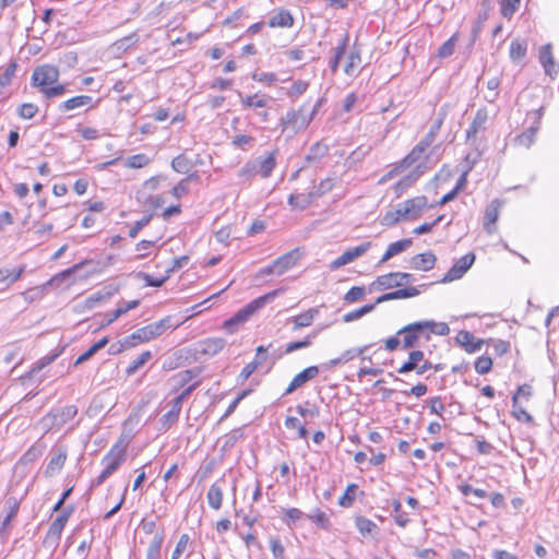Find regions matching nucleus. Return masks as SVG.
<instances>
[{"mask_svg":"<svg viewBox=\"0 0 559 559\" xmlns=\"http://www.w3.org/2000/svg\"><path fill=\"white\" fill-rule=\"evenodd\" d=\"M312 203L311 195L306 194H290L288 198V204L299 210L307 209Z\"/></svg>","mask_w":559,"mask_h":559,"instance_id":"3c124183","label":"nucleus"},{"mask_svg":"<svg viewBox=\"0 0 559 559\" xmlns=\"http://www.w3.org/2000/svg\"><path fill=\"white\" fill-rule=\"evenodd\" d=\"M521 0H502L500 11L503 17L511 19V16L519 9Z\"/></svg>","mask_w":559,"mask_h":559,"instance_id":"bf43d9fd","label":"nucleus"},{"mask_svg":"<svg viewBox=\"0 0 559 559\" xmlns=\"http://www.w3.org/2000/svg\"><path fill=\"white\" fill-rule=\"evenodd\" d=\"M206 498L211 508L219 510L223 503V488L217 483H214L209 488Z\"/></svg>","mask_w":559,"mask_h":559,"instance_id":"72a5a7b5","label":"nucleus"},{"mask_svg":"<svg viewBox=\"0 0 559 559\" xmlns=\"http://www.w3.org/2000/svg\"><path fill=\"white\" fill-rule=\"evenodd\" d=\"M99 103V99L95 100L90 95H76L71 97L58 105L59 112H68L75 109H79L84 106H88L90 108H95Z\"/></svg>","mask_w":559,"mask_h":559,"instance_id":"4468645a","label":"nucleus"},{"mask_svg":"<svg viewBox=\"0 0 559 559\" xmlns=\"http://www.w3.org/2000/svg\"><path fill=\"white\" fill-rule=\"evenodd\" d=\"M297 413L305 418H317L320 415V408L316 404L306 402V406L297 405Z\"/></svg>","mask_w":559,"mask_h":559,"instance_id":"4d7b16f0","label":"nucleus"},{"mask_svg":"<svg viewBox=\"0 0 559 559\" xmlns=\"http://www.w3.org/2000/svg\"><path fill=\"white\" fill-rule=\"evenodd\" d=\"M512 416L519 421L532 424L534 421L533 416L516 402V396H512Z\"/></svg>","mask_w":559,"mask_h":559,"instance_id":"79ce46f5","label":"nucleus"},{"mask_svg":"<svg viewBox=\"0 0 559 559\" xmlns=\"http://www.w3.org/2000/svg\"><path fill=\"white\" fill-rule=\"evenodd\" d=\"M4 508L8 510V513L4 520L1 523L0 534L5 535L11 528V522L16 516L20 509V501L14 497H9L4 501Z\"/></svg>","mask_w":559,"mask_h":559,"instance_id":"4be33fe9","label":"nucleus"},{"mask_svg":"<svg viewBox=\"0 0 559 559\" xmlns=\"http://www.w3.org/2000/svg\"><path fill=\"white\" fill-rule=\"evenodd\" d=\"M402 205L404 207V213L407 214L408 218L415 219L427 205V198L425 195L415 197L406 200Z\"/></svg>","mask_w":559,"mask_h":559,"instance_id":"393cba45","label":"nucleus"},{"mask_svg":"<svg viewBox=\"0 0 559 559\" xmlns=\"http://www.w3.org/2000/svg\"><path fill=\"white\" fill-rule=\"evenodd\" d=\"M152 358V353L145 350L133 359L126 369L127 376H133L141 367H143Z\"/></svg>","mask_w":559,"mask_h":559,"instance_id":"58836bf2","label":"nucleus"},{"mask_svg":"<svg viewBox=\"0 0 559 559\" xmlns=\"http://www.w3.org/2000/svg\"><path fill=\"white\" fill-rule=\"evenodd\" d=\"M38 112V106L33 103H23L16 109V114L21 119H32Z\"/></svg>","mask_w":559,"mask_h":559,"instance_id":"864d4df0","label":"nucleus"},{"mask_svg":"<svg viewBox=\"0 0 559 559\" xmlns=\"http://www.w3.org/2000/svg\"><path fill=\"white\" fill-rule=\"evenodd\" d=\"M302 252L299 248H295L274 260V267L277 269V275L284 274L292 269L301 258Z\"/></svg>","mask_w":559,"mask_h":559,"instance_id":"dca6fc26","label":"nucleus"},{"mask_svg":"<svg viewBox=\"0 0 559 559\" xmlns=\"http://www.w3.org/2000/svg\"><path fill=\"white\" fill-rule=\"evenodd\" d=\"M456 35L450 37L447 41H444L438 49V57L447 58L453 55L455 49Z\"/></svg>","mask_w":559,"mask_h":559,"instance_id":"052dcab7","label":"nucleus"},{"mask_svg":"<svg viewBox=\"0 0 559 559\" xmlns=\"http://www.w3.org/2000/svg\"><path fill=\"white\" fill-rule=\"evenodd\" d=\"M46 443L40 439L37 440L21 457L20 463L23 465H27L29 463L35 462L38 457L43 455L46 450Z\"/></svg>","mask_w":559,"mask_h":559,"instance_id":"c85d7f7f","label":"nucleus"},{"mask_svg":"<svg viewBox=\"0 0 559 559\" xmlns=\"http://www.w3.org/2000/svg\"><path fill=\"white\" fill-rule=\"evenodd\" d=\"M309 103H305L298 109H292L281 118L282 131L292 130L298 133L305 130L312 120V115H308Z\"/></svg>","mask_w":559,"mask_h":559,"instance_id":"20e7f679","label":"nucleus"},{"mask_svg":"<svg viewBox=\"0 0 559 559\" xmlns=\"http://www.w3.org/2000/svg\"><path fill=\"white\" fill-rule=\"evenodd\" d=\"M318 335L317 331H313L312 333L308 334L305 338L300 341L290 342L286 345L284 354H292L293 352H296L298 349L308 348L312 345V340L316 338Z\"/></svg>","mask_w":559,"mask_h":559,"instance_id":"e433bc0d","label":"nucleus"},{"mask_svg":"<svg viewBox=\"0 0 559 559\" xmlns=\"http://www.w3.org/2000/svg\"><path fill=\"white\" fill-rule=\"evenodd\" d=\"M163 542L164 536L162 534H156L153 537L146 551V559H159Z\"/></svg>","mask_w":559,"mask_h":559,"instance_id":"37998d69","label":"nucleus"},{"mask_svg":"<svg viewBox=\"0 0 559 559\" xmlns=\"http://www.w3.org/2000/svg\"><path fill=\"white\" fill-rule=\"evenodd\" d=\"M127 460V449L121 441L115 443L109 452L102 459V464L108 474H114Z\"/></svg>","mask_w":559,"mask_h":559,"instance_id":"9d476101","label":"nucleus"},{"mask_svg":"<svg viewBox=\"0 0 559 559\" xmlns=\"http://www.w3.org/2000/svg\"><path fill=\"white\" fill-rule=\"evenodd\" d=\"M539 62L542 63L546 74L554 76L559 71V66L555 62L552 56V47L550 44H546L539 49Z\"/></svg>","mask_w":559,"mask_h":559,"instance_id":"6ab92c4d","label":"nucleus"},{"mask_svg":"<svg viewBox=\"0 0 559 559\" xmlns=\"http://www.w3.org/2000/svg\"><path fill=\"white\" fill-rule=\"evenodd\" d=\"M391 504L393 508V518H394L395 523L401 527H405L408 524L409 519H408L407 514L402 511L401 501L397 499H394Z\"/></svg>","mask_w":559,"mask_h":559,"instance_id":"09e8293b","label":"nucleus"},{"mask_svg":"<svg viewBox=\"0 0 559 559\" xmlns=\"http://www.w3.org/2000/svg\"><path fill=\"white\" fill-rule=\"evenodd\" d=\"M59 80V70L51 64H41L34 69L31 78V85L38 87L41 92L49 85H53Z\"/></svg>","mask_w":559,"mask_h":559,"instance_id":"6e6552de","label":"nucleus"},{"mask_svg":"<svg viewBox=\"0 0 559 559\" xmlns=\"http://www.w3.org/2000/svg\"><path fill=\"white\" fill-rule=\"evenodd\" d=\"M276 166L274 153L269 154L266 157L259 156L245 164L238 171V176L245 180H250L259 175L262 178H269Z\"/></svg>","mask_w":559,"mask_h":559,"instance_id":"7ed1b4c3","label":"nucleus"},{"mask_svg":"<svg viewBox=\"0 0 559 559\" xmlns=\"http://www.w3.org/2000/svg\"><path fill=\"white\" fill-rule=\"evenodd\" d=\"M132 347H133L132 343L130 342L129 337L126 336L124 338H122L116 343H112L108 348V354L109 355H118V354L122 353L123 350L132 348Z\"/></svg>","mask_w":559,"mask_h":559,"instance_id":"69168bd1","label":"nucleus"},{"mask_svg":"<svg viewBox=\"0 0 559 559\" xmlns=\"http://www.w3.org/2000/svg\"><path fill=\"white\" fill-rule=\"evenodd\" d=\"M492 368V359L489 356H480L475 361V370L479 374L488 373Z\"/></svg>","mask_w":559,"mask_h":559,"instance_id":"680f3d73","label":"nucleus"},{"mask_svg":"<svg viewBox=\"0 0 559 559\" xmlns=\"http://www.w3.org/2000/svg\"><path fill=\"white\" fill-rule=\"evenodd\" d=\"M66 515H58L49 526L45 536L44 544L49 546H57L61 537V533L67 524Z\"/></svg>","mask_w":559,"mask_h":559,"instance_id":"a211bd4d","label":"nucleus"},{"mask_svg":"<svg viewBox=\"0 0 559 559\" xmlns=\"http://www.w3.org/2000/svg\"><path fill=\"white\" fill-rule=\"evenodd\" d=\"M319 316V309L318 308H310L304 313H300L298 316H294L289 319V321L293 322L294 326L293 330H300L302 328L310 326L313 322V320Z\"/></svg>","mask_w":559,"mask_h":559,"instance_id":"cd10ccee","label":"nucleus"},{"mask_svg":"<svg viewBox=\"0 0 559 559\" xmlns=\"http://www.w3.org/2000/svg\"><path fill=\"white\" fill-rule=\"evenodd\" d=\"M437 258L431 251L419 253L411 259V267L417 271H430L435 267Z\"/></svg>","mask_w":559,"mask_h":559,"instance_id":"b1692460","label":"nucleus"},{"mask_svg":"<svg viewBox=\"0 0 559 559\" xmlns=\"http://www.w3.org/2000/svg\"><path fill=\"white\" fill-rule=\"evenodd\" d=\"M67 461V451L62 448L58 449L57 453L52 455L50 461L48 462L45 474L46 476L52 477L57 475L62 467L64 466V463Z\"/></svg>","mask_w":559,"mask_h":559,"instance_id":"bb28decb","label":"nucleus"},{"mask_svg":"<svg viewBox=\"0 0 559 559\" xmlns=\"http://www.w3.org/2000/svg\"><path fill=\"white\" fill-rule=\"evenodd\" d=\"M414 275L405 272H391L384 275H380L372 283L378 289H390L394 287H401L404 284L413 282Z\"/></svg>","mask_w":559,"mask_h":559,"instance_id":"1a4fd4ad","label":"nucleus"},{"mask_svg":"<svg viewBox=\"0 0 559 559\" xmlns=\"http://www.w3.org/2000/svg\"><path fill=\"white\" fill-rule=\"evenodd\" d=\"M425 359V354L423 350L414 349L409 352L407 360L397 369V372L401 374L408 373L413 371L414 368Z\"/></svg>","mask_w":559,"mask_h":559,"instance_id":"7c9ffc66","label":"nucleus"},{"mask_svg":"<svg viewBox=\"0 0 559 559\" xmlns=\"http://www.w3.org/2000/svg\"><path fill=\"white\" fill-rule=\"evenodd\" d=\"M329 152V146L326 144H323L321 142L314 143L310 150L309 153L306 156L307 162H314L322 157H324Z\"/></svg>","mask_w":559,"mask_h":559,"instance_id":"49530a36","label":"nucleus"},{"mask_svg":"<svg viewBox=\"0 0 559 559\" xmlns=\"http://www.w3.org/2000/svg\"><path fill=\"white\" fill-rule=\"evenodd\" d=\"M24 266H20L19 269H1L0 270V285L4 284V286H8L14 282H16L22 273L24 272Z\"/></svg>","mask_w":559,"mask_h":559,"instance_id":"4c0bfd02","label":"nucleus"},{"mask_svg":"<svg viewBox=\"0 0 559 559\" xmlns=\"http://www.w3.org/2000/svg\"><path fill=\"white\" fill-rule=\"evenodd\" d=\"M67 92V87L63 84L49 85L46 88H43L40 92L46 99H51L58 96L63 95Z\"/></svg>","mask_w":559,"mask_h":559,"instance_id":"0e129e2a","label":"nucleus"},{"mask_svg":"<svg viewBox=\"0 0 559 559\" xmlns=\"http://www.w3.org/2000/svg\"><path fill=\"white\" fill-rule=\"evenodd\" d=\"M195 163L186 154H180L171 160V168L179 174H189Z\"/></svg>","mask_w":559,"mask_h":559,"instance_id":"473e14b6","label":"nucleus"},{"mask_svg":"<svg viewBox=\"0 0 559 559\" xmlns=\"http://www.w3.org/2000/svg\"><path fill=\"white\" fill-rule=\"evenodd\" d=\"M334 187V179L325 178L320 181V183L308 193L311 195L312 201L317 198L322 197L323 194L330 192Z\"/></svg>","mask_w":559,"mask_h":559,"instance_id":"a19ab883","label":"nucleus"},{"mask_svg":"<svg viewBox=\"0 0 559 559\" xmlns=\"http://www.w3.org/2000/svg\"><path fill=\"white\" fill-rule=\"evenodd\" d=\"M412 243H413V240L411 238L402 239V240L390 243L386 251L382 255L380 263H384V262L389 261L391 258H393L394 255H396L401 252H404L412 246Z\"/></svg>","mask_w":559,"mask_h":559,"instance_id":"c756f323","label":"nucleus"},{"mask_svg":"<svg viewBox=\"0 0 559 559\" xmlns=\"http://www.w3.org/2000/svg\"><path fill=\"white\" fill-rule=\"evenodd\" d=\"M76 414L78 408L75 405L53 408L40 419L41 428L46 432L53 429H60L63 425L73 419Z\"/></svg>","mask_w":559,"mask_h":559,"instance_id":"39448f33","label":"nucleus"},{"mask_svg":"<svg viewBox=\"0 0 559 559\" xmlns=\"http://www.w3.org/2000/svg\"><path fill=\"white\" fill-rule=\"evenodd\" d=\"M397 336H401L402 349L415 348L419 340L424 337L426 341H430L429 334L426 332L423 321H416L397 331Z\"/></svg>","mask_w":559,"mask_h":559,"instance_id":"0eeeda50","label":"nucleus"},{"mask_svg":"<svg viewBox=\"0 0 559 559\" xmlns=\"http://www.w3.org/2000/svg\"><path fill=\"white\" fill-rule=\"evenodd\" d=\"M423 170H420V166L418 165L416 167V170L404 176L402 179H400L394 185V190L396 193V197H401L402 193H404L413 183L421 176Z\"/></svg>","mask_w":559,"mask_h":559,"instance_id":"2f4dec72","label":"nucleus"},{"mask_svg":"<svg viewBox=\"0 0 559 559\" xmlns=\"http://www.w3.org/2000/svg\"><path fill=\"white\" fill-rule=\"evenodd\" d=\"M347 40H348V36L346 35L343 38L342 43L335 48L334 56L330 61V68L333 73H335L338 69V63H340L341 59L343 58L345 50H346Z\"/></svg>","mask_w":559,"mask_h":559,"instance_id":"603ef678","label":"nucleus"},{"mask_svg":"<svg viewBox=\"0 0 559 559\" xmlns=\"http://www.w3.org/2000/svg\"><path fill=\"white\" fill-rule=\"evenodd\" d=\"M59 356V353L47 355L40 358L23 377L22 379H32L33 376L40 371L46 366L50 365Z\"/></svg>","mask_w":559,"mask_h":559,"instance_id":"ea45409f","label":"nucleus"},{"mask_svg":"<svg viewBox=\"0 0 559 559\" xmlns=\"http://www.w3.org/2000/svg\"><path fill=\"white\" fill-rule=\"evenodd\" d=\"M456 342L465 347V350L467 353H475L477 350H480L484 341L483 340H476L473 333L468 331H460L456 335Z\"/></svg>","mask_w":559,"mask_h":559,"instance_id":"a878e982","label":"nucleus"},{"mask_svg":"<svg viewBox=\"0 0 559 559\" xmlns=\"http://www.w3.org/2000/svg\"><path fill=\"white\" fill-rule=\"evenodd\" d=\"M17 62L11 60L4 71L0 74V86L7 87L12 83L13 78L17 69Z\"/></svg>","mask_w":559,"mask_h":559,"instance_id":"de8ad7c7","label":"nucleus"},{"mask_svg":"<svg viewBox=\"0 0 559 559\" xmlns=\"http://www.w3.org/2000/svg\"><path fill=\"white\" fill-rule=\"evenodd\" d=\"M358 489L356 484H349L344 495L338 499V504L345 508L350 507L355 501V492Z\"/></svg>","mask_w":559,"mask_h":559,"instance_id":"13d9d810","label":"nucleus"},{"mask_svg":"<svg viewBox=\"0 0 559 559\" xmlns=\"http://www.w3.org/2000/svg\"><path fill=\"white\" fill-rule=\"evenodd\" d=\"M419 294H420L419 289L416 287H413V286L406 287V288H400L394 292L385 293V294L379 296L376 299L374 304L377 306L381 302L389 301V300L412 298V297L418 296Z\"/></svg>","mask_w":559,"mask_h":559,"instance_id":"5701e85b","label":"nucleus"},{"mask_svg":"<svg viewBox=\"0 0 559 559\" xmlns=\"http://www.w3.org/2000/svg\"><path fill=\"white\" fill-rule=\"evenodd\" d=\"M488 118L489 115L486 107H481L476 111L473 121L466 130V141L468 143L475 144L478 133L486 130Z\"/></svg>","mask_w":559,"mask_h":559,"instance_id":"ddd939ff","label":"nucleus"},{"mask_svg":"<svg viewBox=\"0 0 559 559\" xmlns=\"http://www.w3.org/2000/svg\"><path fill=\"white\" fill-rule=\"evenodd\" d=\"M282 289L272 290L263 296H260L245 307L239 309L231 318L226 320L223 324V328L229 334H234L238 331L239 326L247 322L255 312L262 309L267 302L272 301Z\"/></svg>","mask_w":559,"mask_h":559,"instance_id":"f257e3e1","label":"nucleus"},{"mask_svg":"<svg viewBox=\"0 0 559 559\" xmlns=\"http://www.w3.org/2000/svg\"><path fill=\"white\" fill-rule=\"evenodd\" d=\"M294 24V17L287 10H281L274 16L270 19L271 27H292Z\"/></svg>","mask_w":559,"mask_h":559,"instance_id":"f704fd0d","label":"nucleus"},{"mask_svg":"<svg viewBox=\"0 0 559 559\" xmlns=\"http://www.w3.org/2000/svg\"><path fill=\"white\" fill-rule=\"evenodd\" d=\"M543 115L544 107H539L538 109L527 114V119H532V124L514 136V145L530 148L535 143Z\"/></svg>","mask_w":559,"mask_h":559,"instance_id":"423d86ee","label":"nucleus"},{"mask_svg":"<svg viewBox=\"0 0 559 559\" xmlns=\"http://www.w3.org/2000/svg\"><path fill=\"white\" fill-rule=\"evenodd\" d=\"M308 87H309L308 82L301 81V80L295 81L292 84V87L289 88V91L287 92V96L290 98H296V97L302 95L308 90Z\"/></svg>","mask_w":559,"mask_h":559,"instance_id":"338daca9","label":"nucleus"},{"mask_svg":"<svg viewBox=\"0 0 559 559\" xmlns=\"http://www.w3.org/2000/svg\"><path fill=\"white\" fill-rule=\"evenodd\" d=\"M426 332L429 334H437L440 336H447L450 333V328L444 322H435L433 320L423 321Z\"/></svg>","mask_w":559,"mask_h":559,"instance_id":"c9c22d12","label":"nucleus"},{"mask_svg":"<svg viewBox=\"0 0 559 559\" xmlns=\"http://www.w3.org/2000/svg\"><path fill=\"white\" fill-rule=\"evenodd\" d=\"M425 153V150L416 144L412 151L400 162V167L407 168L412 166L415 162H417L421 155Z\"/></svg>","mask_w":559,"mask_h":559,"instance_id":"8fccbe9b","label":"nucleus"},{"mask_svg":"<svg viewBox=\"0 0 559 559\" xmlns=\"http://www.w3.org/2000/svg\"><path fill=\"white\" fill-rule=\"evenodd\" d=\"M226 346V341L222 337H210L200 341L197 345V353L204 356H215Z\"/></svg>","mask_w":559,"mask_h":559,"instance_id":"f3484780","label":"nucleus"},{"mask_svg":"<svg viewBox=\"0 0 559 559\" xmlns=\"http://www.w3.org/2000/svg\"><path fill=\"white\" fill-rule=\"evenodd\" d=\"M370 248H371V242L366 241V242L360 243L357 247L347 249L338 258H336L335 260H333L331 262L330 269L337 270V269L353 262L357 258L365 254Z\"/></svg>","mask_w":559,"mask_h":559,"instance_id":"f8f14e48","label":"nucleus"},{"mask_svg":"<svg viewBox=\"0 0 559 559\" xmlns=\"http://www.w3.org/2000/svg\"><path fill=\"white\" fill-rule=\"evenodd\" d=\"M355 525L359 533L364 536L372 534L378 530L377 524L365 516H357L355 520Z\"/></svg>","mask_w":559,"mask_h":559,"instance_id":"c03bdc74","label":"nucleus"},{"mask_svg":"<svg viewBox=\"0 0 559 559\" xmlns=\"http://www.w3.org/2000/svg\"><path fill=\"white\" fill-rule=\"evenodd\" d=\"M475 262V254L473 252H468L462 258H460L455 263L450 267V270L444 274L441 283H450L455 280L461 278L467 270Z\"/></svg>","mask_w":559,"mask_h":559,"instance_id":"9b49d317","label":"nucleus"},{"mask_svg":"<svg viewBox=\"0 0 559 559\" xmlns=\"http://www.w3.org/2000/svg\"><path fill=\"white\" fill-rule=\"evenodd\" d=\"M319 367L317 366H310L304 369L293 378V380L286 388L284 395L292 394L294 391L306 384L308 381L313 380L319 374Z\"/></svg>","mask_w":559,"mask_h":559,"instance_id":"2eb2a0df","label":"nucleus"},{"mask_svg":"<svg viewBox=\"0 0 559 559\" xmlns=\"http://www.w3.org/2000/svg\"><path fill=\"white\" fill-rule=\"evenodd\" d=\"M500 205H501L500 201L495 199L486 207L485 215H484V229L488 234H493L496 230L495 224L499 217Z\"/></svg>","mask_w":559,"mask_h":559,"instance_id":"412c9836","label":"nucleus"},{"mask_svg":"<svg viewBox=\"0 0 559 559\" xmlns=\"http://www.w3.org/2000/svg\"><path fill=\"white\" fill-rule=\"evenodd\" d=\"M238 95L241 98V103L243 107H254V108H264L267 105V100L265 98H258V95H248L242 96L240 92H238Z\"/></svg>","mask_w":559,"mask_h":559,"instance_id":"6e6d98bb","label":"nucleus"},{"mask_svg":"<svg viewBox=\"0 0 559 559\" xmlns=\"http://www.w3.org/2000/svg\"><path fill=\"white\" fill-rule=\"evenodd\" d=\"M169 405L170 409L159 419L160 430L163 431H167L174 424H176L181 413L182 404L179 402V400L173 399Z\"/></svg>","mask_w":559,"mask_h":559,"instance_id":"aec40b11","label":"nucleus"},{"mask_svg":"<svg viewBox=\"0 0 559 559\" xmlns=\"http://www.w3.org/2000/svg\"><path fill=\"white\" fill-rule=\"evenodd\" d=\"M307 516L323 530H329L331 526L328 515L321 510H317L313 514H309Z\"/></svg>","mask_w":559,"mask_h":559,"instance_id":"e2e57ef3","label":"nucleus"},{"mask_svg":"<svg viewBox=\"0 0 559 559\" xmlns=\"http://www.w3.org/2000/svg\"><path fill=\"white\" fill-rule=\"evenodd\" d=\"M527 45L524 40H512L510 44V58L513 61L521 60L525 57Z\"/></svg>","mask_w":559,"mask_h":559,"instance_id":"a18cd8bd","label":"nucleus"},{"mask_svg":"<svg viewBox=\"0 0 559 559\" xmlns=\"http://www.w3.org/2000/svg\"><path fill=\"white\" fill-rule=\"evenodd\" d=\"M376 308V304L365 305L360 307L359 309L353 310L344 314L343 320L344 322H352L355 321L362 316L371 312Z\"/></svg>","mask_w":559,"mask_h":559,"instance_id":"5fc2aeb1","label":"nucleus"},{"mask_svg":"<svg viewBox=\"0 0 559 559\" xmlns=\"http://www.w3.org/2000/svg\"><path fill=\"white\" fill-rule=\"evenodd\" d=\"M181 323H173V317L167 316L158 321L152 322L143 328L138 329L132 334L128 335L132 346H136L140 343L150 342L162 334H164L167 330L177 329Z\"/></svg>","mask_w":559,"mask_h":559,"instance_id":"f03ea898","label":"nucleus"},{"mask_svg":"<svg viewBox=\"0 0 559 559\" xmlns=\"http://www.w3.org/2000/svg\"><path fill=\"white\" fill-rule=\"evenodd\" d=\"M139 40V36L135 33H132L128 36H124L117 41H115V46L118 50H127L131 46L135 45Z\"/></svg>","mask_w":559,"mask_h":559,"instance_id":"774afa93","label":"nucleus"}]
</instances>
